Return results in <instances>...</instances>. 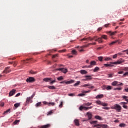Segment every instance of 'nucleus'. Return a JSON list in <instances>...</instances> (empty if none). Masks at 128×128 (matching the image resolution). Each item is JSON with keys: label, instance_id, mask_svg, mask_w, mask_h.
Returning <instances> with one entry per match:
<instances>
[{"label": "nucleus", "instance_id": "62", "mask_svg": "<svg viewBox=\"0 0 128 128\" xmlns=\"http://www.w3.org/2000/svg\"><path fill=\"white\" fill-rule=\"evenodd\" d=\"M102 108L103 109V110H108V108H107V107H102Z\"/></svg>", "mask_w": 128, "mask_h": 128}, {"label": "nucleus", "instance_id": "42", "mask_svg": "<svg viewBox=\"0 0 128 128\" xmlns=\"http://www.w3.org/2000/svg\"><path fill=\"white\" fill-rule=\"evenodd\" d=\"M57 80H64V78L62 77V76H60V77H58Z\"/></svg>", "mask_w": 128, "mask_h": 128}, {"label": "nucleus", "instance_id": "37", "mask_svg": "<svg viewBox=\"0 0 128 128\" xmlns=\"http://www.w3.org/2000/svg\"><path fill=\"white\" fill-rule=\"evenodd\" d=\"M104 60H106V61L112 60V58H110L107 57L104 58Z\"/></svg>", "mask_w": 128, "mask_h": 128}, {"label": "nucleus", "instance_id": "63", "mask_svg": "<svg viewBox=\"0 0 128 128\" xmlns=\"http://www.w3.org/2000/svg\"><path fill=\"white\" fill-rule=\"evenodd\" d=\"M108 26H110V24H104L105 28H108Z\"/></svg>", "mask_w": 128, "mask_h": 128}, {"label": "nucleus", "instance_id": "53", "mask_svg": "<svg viewBox=\"0 0 128 128\" xmlns=\"http://www.w3.org/2000/svg\"><path fill=\"white\" fill-rule=\"evenodd\" d=\"M62 104H63V102H61L60 104L59 105V108H62V106H63Z\"/></svg>", "mask_w": 128, "mask_h": 128}, {"label": "nucleus", "instance_id": "64", "mask_svg": "<svg viewBox=\"0 0 128 128\" xmlns=\"http://www.w3.org/2000/svg\"><path fill=\"white\" fill-rule=\"evenodd\" d=\"M108 78H112V74H108Z\"/></svg>", "mask_w": 128, "mask_h": 128}, {"label": "nucleus", "instance_id": "7", "mask_svg": "<svg viewBox=\"0 0 128 128\" xmlns=\"http://www.w3.org/2000/svg\"><path fill=\"white\" fill-rule=\"evenodd\" d=\"M10 66L6 67L4 70L3 71V74H9V72H10L11 70H10Z\"/></svg>", "mask_w": 128, "mask_h": 128}, {"label": "nucleus", "instance_id": "41", "mask_svg": "<svg viewBox=\"0 0 128 128\" xmlns=\"http://www.w3.org/2000/svg\"><path fill=\"white\" fill-rule=\"evenodd\" d=\"M88 88H94V86H92V84H90V86H88Z\"/></svg>", "mask_w": 128, "mask_h": 128}, {"label": "nucleus", "instance_id": "59", "mask_svg": "<svg viewBox=\"0 0 128 128\" xmlns=\"http://www.w3.org/2000/svg\"><path fill=\"white\" fill-rule=\"evenodd\" d=\"M56 56H58V54L53 55L52 58H56Z\"/></svg>", "mask_w": 128, "mask_h": 128}, {"label": "nucleus", "instance_id": "6", "mask_svg": "<svg viewBox=\"0 0 128 128\" xmlns=\"http://www.w3.org/2000/svg\"><path fill=\"white\" fill-rule=\"evenodd\" d=\"M31 102H32V96L27 98L26 100V104H31Z\"/></svg>", "mask_w": 128, "mask_h": 128}, {"label": "nucleus", "instance_id": "3", "mask_svg": "<svg viewBox=\"0 0 128 128\" xmlns=\"http://www.w3.org/2000/svg\"><path fill=\"white\" fill-rule=\"evenodd\" d=\"M112 108H113V110H116L118 112H120L122 110V106L118 104H116L112 107Z\"/></svg>", "mask_w": 128, "mask_h": 128}, {"label": "nucleus", "instance_id": "30", "mask_svg": "<svg viewBox=\"0 0 128 128\" xmlns=\"http://www.w3.org/2000/svg\"><path fill=\"white\" fill-rule=\"evenodd\" d=\"M95 118H96V120H102V117H100V116H94Z\"/></svg>", "mask_w": 128, "mask_h": 128}, {"label": "nucleus", "instance_id": "34", "mask_svg": "<svg viewBox=\"0 0 128 128\" xmlns=\"http://www.w3.org/2000/svg\"><path fill=\"white\" fill-rule=\"evenodd\" d=\"M20 106V103H16L14 104V108H18V106Z\"/></svg>", "mask_w": 128, "mask_h": 128}, {"label": "nucleus", "instance_id": "36", "mask_svg": "<svg viewBox=\"0 0 128 128\" xmlns=\"http://www.w3.org/2000/svg\"><path fill=\"white\" fill-rule=\"evenodd\" d=\"M72 54H75L76 56V54H78V52H76V50H72Z\"/></svg>", "mask_w": 128, "mask_h": 128}, {"label": "nucleus", "instance_id": "56", "mask_svg": "<svg viewBox=\"0 0 128 128\" xmlns=\"http://www.w3.org/2000/svg\"><path fill=\"white\" fill-rule=\"evenodd\" d=\"M124 86V84L120 82H119V84L118 83L117 86Z\"/></svg>", "mask_w": 128, "mask_h": 128}, {"label": "nucleus", "instance_id": "27", "mask_svg": "<svg viewBox=\"0 0 128 128\" xmlns=\"http://www.w3.org/2000/svg\"><path fill=\"white\" fill-rule=\"evenodd\" d=\"M118 81H114L112 83V84L114 86H118Z\"/></svg>", "mask_w": 128, "mask_h": 128}, {"label": "nucleus", "instance_id": "22", "mask_svg": "<svg viewBox=\"0 0 128 128\" xmlns=\"http://www.w3.org/2000/svg\"><path fill=\"white\" fill-rule=\"evenodd\" d=\"M116 42H118V41L115 40L114 42H112L108 44V46H114V44H116Z\"/></svg>", "mask_w": 128, "mask_h": 128}, {"label": "nucleus", "instance_id": "12", "mask_svg": "<svg viewBox=\"0 0 128 128\" xmlns=\"http://www.w3.org/2000/svg\"><path fill=\"white\" fill-rule=\"evenodd\" d=\"M102 126V128H106V126H108V125L106 124H98V125H95L94 126Z\"/></svg>", "mask_w": 128, "mask_h": 128}, {"label": "nucleus", "instance_id": "33", "mask_svg": "<svg viewBox=\"0 0 128 128\" xmlns=\"http://www.w3.org/2000/svg\"><path fill=\"white\" fill-rule=\"evenodd\" d=\"M80 81H78L75 84H74V86H80Z\"/></svg>", "mask_w": 128, "mask_h": 128}, {"label": "nucleus", "instance_id": "54", "mask_svg": "<svg viewBox=\"0 0 128 128\" xmlns=\"http://www.w3.org/2000/svg\"><path fill=\"white\" fill-rule=\"evenodd\" d=\"M118 58V54H115L113 56V58Z\"/></svg>", "mask_w": 128, "mask_h": 128}, {"label": "nucleus", "instance_id": "10", "mask_svg": "<svg viewBox=\"0 0 128 128\" xmlns=\"http://www.w3.org/2000/svg\"><path fill=\"white\" fill-rule=\"evenodd\" d=\"M86 116L88 117V120H92V112H88L86 113Z\"/></svg>", "mask_w": 128, "mask_h": 128}, {"label": "nucleus", "instance_id": "24", "mask_svg": "<svg viewBox=\"0 0 128 128\" xmlns=\"http://www.w3.org/2000/svg\"><path fill=\"white\" fill-rule=\"evenodd\" d=\"M35 106L36 108H39L40 106H42V102H38Z\"/></svg>", "mask_w": 128, "mask_h": 128}, {"label": "nucleus", "instance_id": "39", "mask_svg": "<svg viewBox=\"0 0 128 128\" xmlns=\"http://www.w3.org/2000/svg\"><path fill=\"white\" fill-rule=\"evenodd\" d=\"M20 122V120H16L14 122V124H18V122Z\"/></svg>", "mask_w": 128, "mask_h": 128}, {"label": "nucleus", "instance_id": "8", "mask_svg": "<svg viewBox=\"0 0 128 128\" xmlns=\"http://www.w3.org/2000/svg\"><path fill=\"white\" fill-rule=\"evenodd\" d=\"M90 66L89 68H92V66H96V61L94 60H92L90 62V65H89Z\"/></svg>", "mask_w": 128, "mask_h": 128}, {"label": "nucleus", "instance_id": "15", "mask_svg": "<svg viewBox=\"0 0 128 128\" xmlns=\"http://www.w3.org/2000/svg\"><path fill=\"white\" fill-rule=\"evenodd\" d=\"M43 80L44 82H52V78H44L43 79Z\"/></svg>", "mask_w": 128, "mask_h": 128}, {"label": "nucleus", "instance_id": "32", "mask_svg": "<svg viewBox=\"0 0 128 128\" xmlns=\"http://www.w3.org/2000/svg\"><path fill=\"white\" fill-rule=\"evenodd\" d=\"M92 104L90 102L84 103V106H92Z\"/></svg>", "mask_w": 128, "mask_h": 128}, {"label": "nucleus", "instance_id": "26", "mask_svg": "<svg viewBox=\"0 0 128 128\" xmlns=\"http://www.w3.org/2000/svg\"><path fill=\"white\" fill-rule=\"evenodd\" d=\"M104 98V94H98L97 96H96V98Z\"/></svg>", "mask_w": 128, "mask_h": 128}, {"label": "nucleus", "instance_id": "50", "mask_svg": "<svg viewBox=\"0 0 128 128\" xmlns=\"http://www.w3.org/2000/svg\"><path fill=\"white\" fill-rule=\"evenodd\" d=\"M96 122H98V121L94 120V121H92L91 122V124H96Z\"/></svg>", "mask_w": 128, "mask_h": 128}, {"label": "nucleus", "instance_id": "4", "mask_svg": "<svg viewBox=\"0 0 128 128\" xmlns=\"http://www.w3.org/2000/svg\"><path fill=\"white\" fill-rule=\"evenodd\" d=\"M58 70L62 72H64V74H66V72H68V69L64 68H59L54 70V72H58Z\"/></svg>", "mask_w": 128, "mask_h": 128}, {"label": "nucleus", "instance_id": "60", "mask_svg": "<svg viewBox=\"0 0 128 128\" xmlns=\"http://www.w3.org/2000/svg\"><path fill=\"white\" fill-rule=\"evenodd\" d=\"M118 74H124V71H120L118 72Z\"/></svg>", "mask_w": 128, "mask_h": 128}, {"label": "nucleus", "instance_id": "57", "mask_svg": "<svg viewBox=\"0 0 128 128\" xmlns=\"http://www.w3.org/2000/svg\"><path fill=\"white\" fill-rule=\"evenodd\" d=\"M16 64H17L16 62H13V66H16Z\"/></svg>", "mask_w": 128, "mask_h": 128}, {"label": "nucleus", "instance_id": "29", "mask_svg": "<svg viewBox=\"0 0 128 128\" xmlns=\"http://www.w3.org/2000/svg\"><path fill=\"white\" fill-rule=\"evenodd\" d=\"M97 42H98L99 44H102V37L98 38Z\"/></svg>", "mask_w": 128, "mask_h": 128}, {"label": "nucleus", "instance_id": "51", "mask_svg": "<svg viewBox=\"0 0 128 128\" xmlns=\"http://www.w3.org/2000/svg\"><path fill=\"white\" fill-rule=\"evenodd\" d=\"M83 68H90V65L89 66H84L82 67Z\"/></svg>", "mask_w": 128, "mask_h": 128}, {"label": "nucleus", "instance_id": "40", "mask_svg": "<svg viewBox=\"0 0 128 128\" xmlns=\"http://www.w3.org/2000/svg\"><path fill=\"white\" fill-rule=\"evenodd\" d=\"M56 104V103L54 102H50L48 103V105L49 106H54Z\"/></svg>", "mask_w": 128, "mask_h": 128}, {"label": "nucleus", "instance_id": "47", "mask_svg": "<svg viewBox=\"0 0 128 128\" xmlns=\"http://www.w3.org/2000/svg\"><path fill=\"white\" fill-rule=\"evenodd\" d=\"M10 109H8L4 112V114H7L8 112H10Z\"/></svg>", "mask_w": 128, "mask_h": 128}, {"label": "nucleus", "instance_id": "49", "mask_svg": "<svg viewBox=\"0 0 128 128\" xmlns=\"http://www.w3.org/2000/svg\"><path fill=\"white\" fill-rule=\"evenodd\" d=\"M86 96V94L82 93V94H78V96Z\"/></svg>", "mask_w": 128, "mask_h": 128}, {"label": "nucleus", "instance_id": "21", "mask_svg": "<svg viewBox=\"0 0 128 128\" xmlns=\"http://www.w3.org/2000/svg\"><path fill=\"white\" fill-rule=\"evenodd\" d=\"M50 127V124H48L46 125L41 126L40 128H48Z\"/></svg>", "mask_w": 128, "mask_h": 128}, {"label": "nucleus", "instance_id": "48", "mask_svg": "<svg viewBox=\"0 0 128 128\" xmlns=\"http://www.w3.org/2000/svg\"><path fill=\"white\" fill-rule=\"evenodd\" d=\"M122 88H114V90H122Z\"/></svg>", "mask_w": 128, "mask_h": 128}, {"label": "nucleus", "instance_id": "1", "mask_svg": "<svg viewBox=\"0 0 128 128\" xmlns=\"http://www.w3.org/2000/svg\"><path fill=\"white\" fill-rule=\"evenodd\" d=\"M122 62H124V60L122 59H120L116 62H110V64H104V66H106V68L108 66L112 68V66H114L113 64H122Z\"/></svg>", "mask_w": 128, "mask_h": 128}, {"label": "nucleus", "instance_id": "18", "mask_svg": "<svg viewBox=\"0 0 128 128\" xmlns=\"http://www.w3.org/2000/svg\"><path fill=\"white\" fill-rule=\"evenodd\" d=\"M74 80H71L70 81L66 82L65 84H74Z\"/></svg>", "mask_w": 128, "mask_h": 128}, {"label": "nucleus", "instance_id": "25", "mask_svg": "<svg viewBox=\"0 0 128 128\" xmlns=\"http://www.w3.org/2000/svg\"><path fill=\"white\" fill-rule=\"evenodd\" d=\"M23 62V64H28L30 62V59H26V60H23L22 61Z\"/></svg>", "mask_w": 128, "mask_h": 128}, {"label": "nucleus", "instance_id": "9", "mask_svg": "<svg viewBox=\"0 0 128 128\" xmlns=\"http://www.w3.org/2000/svg\"><path fill=\"white\" fill-rule=\"evenodd\" d=\"M16 90L15 89H12V90H11L9 92V96H12L14 94H16Z\"/></svg>", "mask_w": 128, "mask_h": 128}, {"label": "nucleus", "instance_id": "2", "mask_svg": "<svg viewBox=\"0 0 128 128\" xmlns=\"http://www.w3.org/2000/svg\"><path fill=\"white\" fill-rule=\"evenodd\" d=\"M98 36H94L93 38H92V37H88V38H84L82 40H86V42H90H90H92V40H96V42H97L98 40Z\"/></svg>", "mask_w": 128, "mask_h": 128}, {"label": "nucleus", "instance_id": "61", "mask_svg": "<svg viewBox=\"0 0 128 128\" xmlns=\"http://www.w3.org/2000/svg\"><path fill=\"white\" fill-rule=\"evenodd\" d=\"M43 104H48V102L46 101L43 102Z\"/></svg>", "mask_w": 128, "mask_h": 128}, {"label": "nucleus", "instance_id": "52", "mask_svg": "<svg viewBox=\"0 0 128 128\" xmlns=\"http://www.w3.org/2000/svg\"><path fill=\"white\" fill-rule=\"evenodd\" d=\"M50 84H54V82H56V80H51V81H50Z\"/></svg>", "mask_w": 128, "mask_h": 128}, {"label": "nucleus", "instance_id": "58", "mask_svg": "<svg viewBox=\"0 0 128 128\" xmlns=\"http://www.w3.org/2000/svg\"><path fill=\"white\" fill-rule=\"evenodd\" d=\"M0 106H4V102H1Z\"/></svg>", "mask_w": 128, "mask_h": 128}, {"label": "nucleus", "instance_id": "17", "mask_svg": "<svg viewBox=\"0 0 128 128\" xmlns=\"http://www.w3.org/2000/svg\"><path fill=\"white\" fill-rule=\"evenodd\" d=\"M74 122L76 126H80V122H79L78 120L76 119L75 120H74Z\"/></svg>", "mask_w": 128, "mask_h": 128}, {"label": "nucleus", "instance_id": "31", "mask_svg": "<svg viewBox=\"0 0 128 128\" xmlns=\"http://www.w3.org/2000/svg\"><path fill=\"white\" fill-rule=\"evenodd\" d=\"M128 96H122V98L124 99V100H125L126 102H128Z\"/></svg>", "mask_w": 128, "mask_h": 128}, {"label": "nucleus", "instance_id": "11", "mask_svg": "<svg viewBox=\"0 0 128 128\" xmlns=\"http://www.w3.org/2000/svg\"><path fill=\"white\" fill-rule=\"evenodd\" d=\"M80 110H88V107L83 106H80V107L79 108Z\"/></svg>", "mask_w": 128, "mask_h": 128}, {"label": "nucleus", "instance_id": "45", "mask_svg": "<svg viewBox=\"0 0 128 128\" xmlns=\"http://www.w3.org/2000/svg\"><path fill=\"white\" fill-rule=\"evenodd\" d=\"M116 41L117 42H118V44H122V40H116Z\"/></svg>", "mask_w": 128, "mask_h": 128}, {"label": "nucleus", "instance_id": "55", "mask_svg": "<svg viewBox=\"0 0 128 128\" xmlns=\"http://www.w3.org/2000/svg\"><path fill=\"white\" fill-rule=\"evenodd\" d=\"M128 76V72H126L123 74V76Z\"/></svg>", "mask_w": 128, "mask_h": 128}, {"label": "nucleus", "instance_id": "38", "mask_svg": "<svg viewBox=\"0 0 128 128\" xmlns=\"http://www.w3.org/2000/svg\"><path fill=\"white\" fill-rule=\"evenodd\" d=\"M119 126H120V128H124V126H126V124L122 123L120 124Z\"/></svg>", "mask_w": 128, "mask_h": 128}, {"label": "nucleus", "instance_id": "20", "mask_svg": "<svg viewBox=\"0 0 128 128\" xmlns=\"http://www.w3.org/2000/svg\"><path fill=\"white\" fill-rule=\"evenodd\" d=\"M80 72L81 74H88V72L86 70H81L80 71Z\"/></svg>", "mask_w": 128, "mask_h": 128}, {"label": "nucleus", "instance_id": "43", "mask_svg": "<svg viewBox=\"0 0 128 128\" xmlns=\"http://www.w3.org/2000/svg\"><path fill=\"white\" fill-rule=\"evenodd\" d=\"M102 58H104L102 56H98V60H100V62H102Z\"/></svg>", "mask_w": 128, "mask_h": 128}, {"label": "nucleus", "instance_id": "19", "mask_svg": "<svg viewBox=\"0 0 128 128\" xmlns=\"http://www.w3.org/2000/svg\"><path fill=\"white\" fill-rule=\"evenodd\" d=\"M104 88H106V90H112V88L110 86H106L104 87Z\"/></svg>", "mask_w": 128, "mask_h": 128}, {"label": "nucleus", "instance_id": "44", "mask_svg": "<svg viewBox=\"0 0 128 128\" xmlns=\"http://www.w3.org/2000/svg\"><path fill=\"white\" fill-rule=\"evenodd\" d=\"M90 86V84H83L82 85V88H86V86Z\"/></svg>", "mask_w": 128, "mask_h": 128}, {"label": "nucleus", "instance_id": "23", "mask_svg": "<svg viewBox=\"0 0 128 128\" xmlns=\"http://www.w3.org/2000/svg\"><path fill=\"white\" fill-rule=\"evenodd\" d=\"M47 88H50V90H56V87L54 86H47Z\"/></svg>", "mask_w": 128, "mask_h": 128}, {"label": "nucleus", "instance_id": "13", "mask_svg": "<svg viewBox=\"0 0 128 128\" xmlns=\"http://www.w3.org/2000/svg\"><path fill=\"white\" fill-rule=\"evenodd\" d=\"M86 79L84 80H92V76H85Z\"/></svg>", "mask_w": 128, "mask_h": 128}, {"label": "nucleus", "instance_id": "5", "mask_svg": "<svg viewBox=\"0 0 128 128\" xmlns=\"http://www.w3.org/2000/svg\"><path fill=\"white\" fill-rule=\"evenodd\" d=\"M96 104H99V106H107L108 104L102 102L100 100H97L96 101Z\"/></svg>", "mask_w": 128, "mask_h": 128}, {"label": "nucleus", "instance_id": "35", "mask_svg": "<svg viewBox=\"0 0 128 128\" xmlns=\"http://www.w3.org/2000/svg\"><path fill=\"white\" fill-rule=\"evenodd\" d=\"M101 38L104 40H108V36L106 35H102Z\"/></svg>", "mask_w": 128, "mask_h": 128}, {"label": "nucleus", "instance_id": "46", "mask_svg": "<svg viewBox=\"0 0 128 128\" xmlns=\"http://www.w3.org/2000/svg\"><path fill=\"white\" fill-rule=\"evenodd\" d=\"M52 110H50V111L49 112H48V116H50V115H52Z\"/></svg>", "mask_w": 128, "mask_h": 128}, {"label": "nucleus", "instance_id": "16", "mask_svg": "<svg viewBox=\"0 0 128 128\" xmlns=\"http://www.w3.org/2000/svg\"><path fill=\"white\" fill-rule=\"evenodd\" d=\"M107 33L110 34V36H114V34H116V31H115L114 32H112V31H109V32H108Z\"/></svg>", "mask_w": 128, "mask_h": 128}, {"label": "nucleus", "instance_id": "14", "mask_svg": "<svg viewBox=\"0 0 128 128\" xmlns=\"http://www.w3.org/2000/svg\"><path fill=\"white\" fill-rule=\"evenodd\" d=\"M27 82H32V77H29L26 80Z\"/></svg>", "mask_w": 128, "mask_h": 128}, {"label": "nucleus", "instance_id": "28", "mask_svg": "<svg viewBox=\"0 0 128 128\" xmlns=\"http://www.w3.org/2000/svg\"><path fill=\"white\" fill-rule=\"evenodd\" d=\"M94 72H98V70H100V68L96 66V67L94 70H93Z\"/></svg>", "mask_w": 128, "mask_h": 128}]
</instances>
